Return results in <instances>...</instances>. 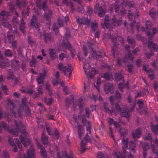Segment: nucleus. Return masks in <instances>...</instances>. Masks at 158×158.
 <instances>
[{"label":"nucleus","mask_w":158,"mask_h":158,"mask_svg":"<svg viewBox=\"0 0 158 158\" xmlns=\"http://www.w3.org/2000/svg\"><path fill=\"white\" fill-rule=\"evenodd\" d=\"M15 123L16 128L14 129L11 128L10 130L8 125L4 122H2L0 123V132L1 133L2 132V128H3L5 130L10 131L15 136L18 135V132H20L25 136H26V128L23 124L22 121L18 120H15Z\"/></svg>","instance_id":"obj_1"},{"label":"nucleus","mask_w":158,"mask_h":158,"mask_svg":"<svg viewBox=\"0 0 158 158\" xmlns=\"http://www.w3.org/2000/svg\"><path fill=\"white\" fill-rule=\"evenodd\" d=\"M42 0H36V4L39 9H43L44 11V18L48 21V24H51V17L52 15V12L47 6V2H43L42 5Z\"/></svg>","instance_id":"obj_2"},{"label":"nucleus","mask_w":158,"mask_h":158,"mask_svg":"<svg viewBox=\"0 0 158 158\" xmlns=\"http://www.w3.org/2000/svg\"><path fill=\"white\" fill-rule=\"evenodd\" d=\"M110 100L111 105L112 106H114L116 110L117 111L120 113L121 115L123 117H126L127 120L130 118L131 115L128 111H127L125 108L123 107V106H119L118 102H120L119 100H118L117 103H114V99L112 96L110 97Z\"/></svg>","instance_id":"obj_3"},{"label":"nucleus","mask_w":158,"mask_h":158,"mask_svg":"<svg viewBox=\"0 0 158 158\" xmlns=\"http://www.w3.org/2000/svg\"><path fill=\"white\" fill-rule=\"evenodd\" d=\"M58 69L64 72V75L67 76L69 78L73 71L70 64H68L67 66L63 67V64L60 63L58 64Z\"/></svg>","instance_id":"obj_4"},{"label":"nucleus","mask_w":158,"mask_h":158,"mask_svg":"<svg viewBox=\"0 0 158 158\" xmlns=\"http://www.w3.org/2000/svg\"><path fill=\"white\" fill-rule=\"evenodd\" d=\"M27 155H26L24 153L22 155L20 154L17 158H31L34 157L35 154V150L33 147L31 145L30 146L29 149H27Z\"/></svg>","instance_id":"obj_5"},{"label":"nucleus","mask_w":158,"mask_h":158,"mask_svg":"<svg viewBox=\"0 0 158 158\" xmlns=\"http://www.w3.org/2000/svg\"><path fill=\"white\" fill-rule=\"evenodd\" d=\"M37 20V19L36 15L35 14H33L32 18L31 20V25L35 27L37 31H38L39 33H40V27L41 25Z\"/></svg>","instance_id":"obj_6"},{"label":"nucleus","mask_w":158,"mask_h":158,"mask_svg":"<svg viewBox=\"0 0 158 158\" xmlns=\"http://www.w3.org/2000/svg\"><path fill=\"white\" fill-rule=\"evenodd\" d=\"M131 11L130 10L129 11L128 17L129 20L132 21V22L130 23V26L132 29L133 28L134 26L135 23V18H137L138 16L139 15L137 11L136 12V15H133L132 13H131Z\"/></svg>","instance_id":"obj_7"},{"label":"nucleus","mask_w":158,"mask_h":158,"mask_svg":"<svg viewBox=\"0 0 158 158\" xmlns=\"http://www.w3.org/2000/svg\"><path fill=\"white\" fill-rule=\"evenodd\" d=\"M114 125L116 128H118V131L121 137H125L127 134V130L123 128L120 127L119 124L115 122H114Z\"/></svg>","instance_id":"obj_8"},{"label":"nucleus","mask_w":158,"mask_h":158,"mask_svg":"<svg viewBox=\"0 0 158 158\" xmlns=\"http://www.w3.org/2000/svg\"><path fill=\"white\" fill-rule=\"evenodd\" d=\"M104 89L107 94L110 93L112 94L114 93L113 86L111 83L105 84L104 85Z\"/></svg>","instance_id":"obj_9"},{"label":"nucleus","mask_w":158,"mask_h":158,"mask_svg":"<svg viewBox=\"0 0 158 158\" xmlns=\"http://www.w3.org/2000/svg\"><path fill=\"white\" fill-rule=\"evenodd\" d=\"M36 143L39 148L40 149V152L41 156L44 158H47V153L43 145L40 144L38 140L36 139Z\"/></svg>","instance_id":"obj_10"},{"label":"nucleus","mask_w":158,"mask_h":158,"mask_svg":"<svg viewBox=\"0 0 158 158\" xmlns=\"http://www.w3.org/2000/svg\"><path fill=\"white\" fill-rule=\"evenodd\" d=\"M112 24L114 26H121L122 23V18H120L118 19L117 20L116 17L114 15L111 19Z\"/></svg>","instance_id":"obj_11"},{"label":"nucleus","mask_w":158,"mask_h":158,"mask_svg":"<svg viewBox=\"0 0 158 158\" xmlns=\"http://www.w3.org/2000/svg\"><path fill=\"white\" fill-rule=\"evenodd\" d=\"M44 39L45 42H52L53 40V37L50 33H47L44 31L43 34Z\"/></svg>","instance_id":"obj_12"},{"label":"nucleus","mask_w":158,"mask_h":158,"mask_svg":"<svg viewBox=\"0 0 158 158\" xmlns=\"http://www.w3.org/2000/svg\"><path fill=\"white\" fill-rule=\"evenodd\" d=\"M93 57L95 59H98L102 57V53L98 51H96L95 50H93L92 55L89 56L88 58Z\"/></svg>","instance_id":"obj_13"},{"label":"nucleus","mask_w":158,"mask_h":158,"mask_svg":"<svg viewBox=\"0 0 158 158\" xmlns=\"http://www.w3.org/2000/svg\"><path fill=\"white\" fill-rule=\"evenodd\" d=\"M123 149V153L124 155H122L120 153H115L114 155L112 158H126V156L127 154L126 153V150L124 149V148L122 147Z\"/></svg>","instance_id":"obj_14"},{"label":"nucleus","mask_w":158,"mask_h":158,"mask_svg":"<svg viewBox=\"0 0 158 158\" xmlns=\"http://www.w3.org/2000/svg\"><path fill=\"white\" fill-rule=\"evenodd\" d=\"M103 107L105 111L110 115H112L113 113H114V111L113 109L110 110L109 109V105L106 102H104L103 103Z\"/></svg>","instance_id":"obj_15"},{"label":"nucleus","mask_w":158,"mask_h":158,"mask_svg":"<svg viewBox=\"0 0 158 158\" xmlns=\"http://www.w3.org/2000/svg\"><path fill=\"white\" fill-rule=\"evenodd\" d=\"M19 138L20 141L25 148L27 147V145H29L31 144V141L29 139H25L22 135H20Z\"/></svg>","instance_id":"obj_16"},{"label":"nucleus","mask_w":158,"mask_h":158,"mask_svg":"<svg viewBox=\"0 0 158 158\" xmlns=\"http://www.w3.org/2000/svg\"><path fill=\"white\" fill-rule=\"evenodd\" d=\"M141 135V132L140 129L138 128L134 132H133L132 136L134 139H136L140 138Z\"/></svg>","instance_id":"obj_17"},{"label":"nucleus","mask_w":158,"mask_h":158,"mask_svg":"<svg viewBox=\"0 0 158 158\" xmlns=\"http://www.w3.org/2000/svg\"><path fill=\"white\" fill-rule=\"evenodd\" d=\"M148 47L151 50H153L154 51H157L158 50V46L156 43H153L152 42L148 40Z\"/></svg>","instance_id":"obj_18"},{"label":"nucleus","mask_w":158,"mask_h":158,"mask_svg":"<svg viewBox=\"0 0 158 158\" xmlns=\"http://www.w3.org/2000/svg\"><path fill=\"white\" fill-rule=\"evenodd\" d=\"M76 20L79 24V26H81V25L83 24H86L89 23L88 20L85 18L79 19L77 17H76Z\"/></svg>","instance_id":"obj_19"},{"label":"nucleus","mask_w":158,"mask_h":158,"mask_svg":"<svg viewBox=\"0 0 158 158\" xmlns=\"http://www.w3.org/2000/svg\"><path fill=\"white\" fill-rule=\"evenodd\" d=\"M97 73V72L95 69L94 68H91L88 71V75L87 76L90 78H92Z\"/></svg>","instance_id":"obj_20"},{"label":"nucleus","mask_w":158,"mask_h":158,"mask_svg":"<svg viewBox=\"0 0 158 158\" xmlns=\"http://www.w3.org/2000/svg\"><path fill=\"white\" fill-rule=\"evenodd\" d=\"M49 51L51 59L52 60H54L57 57L56 52V50L53 48H50Z\"/></svg>","instance_id":"obj_21"},{"label":"nucleus","mask_w":158,"mask_h":158,"mask_svg":"<svg viewBox=\"0 0 158 158\" xmlns=\"http://www.w3.org/2000/svg\"><path fill=\"white\" fill-rule=\"evenodd\" d=\"M115 80L117 81L121 80L124 81V77L122 73L121 72H117L114 75Z\"/></svg>","instance_id":"obj_22"},{"label":"nucleus","mask_w":158,"mask_h":158,"mask_svg":"<svg viewBox=\"0 0 158 158\" xmlns=\"http://www.w3.org/2000/svg\"><path fill=\"white\" fill-rule=\"evenodd\" d=\"M46 77L45 73H40L39 76L36 79L38 84L39 85L43 84L44 82V80Z\"/></svg>","instance_id":"obj_23"},{"label":"nucleus","mask_w":158,"mask_h":158,"mask_svg":"<svg viewBox=\"0 0 158 158\" xmlns=\"http://www.w3.org/2000/svg\"><path fill=\"white\" fill-rule=\"evenodd\" d=\"M77 128L79 137L81 139L82 135L84 133V130L83 126L80 124H77Z\"/></svg>","instance_id":"obj_24"},{"label":"nucleus","mask_w":158,"mask_h":158,"mask_svg":"<svg viewBox=\"0 0 158 158\" xmlns=\"http://www.w3.org/2000/svg\"><path fill=\"white\" fill-rule=\"evenodd\" d=\"M19 28L20 31L23 34H24L25 32V29L26 27L25 23L23 18L21 19V23L19 24Z\"/></svg>","instance_id":"obj_25"},{"label":"nucleus","mask_w":158,"mask_h":158,"mask_svg":"<svg viewBox=\"0 0 158 158\" xmlns=\"http://www.w3.org/2000/svg\"><path fill=\"white\" fill-rule=\"evenodd\" d=\"M125 49L127 50L128 52V58L129 60H130V61L132 63H133V60L134 58L133 56L131 53V52L130 50V46L128 45H126L125 46Z\"/></svg>","instance_id":"obj_26"},{"label":"nucleus","mask_w":158,"mask_h":158,"mask_svg":"<svg viewBox=\"0 0 158 158\" xmlns=\"http://www.w3.org/2000/svg\"><path fill=\"white\" fill-rule=\"evenodd\" d=\"M111 40L112 41L114 42V46L112 50H111V52L112 53L111 56L113 57L114 58L115 57V51L114 50V49L115 48V46H116L117 45V43L116 42V39L115 37H112L111 38Z\"/></svg>","instance_id":"obj_27"},{"label":"nucleus","mask_w":158,"mask_h":158,"mask_svg":"<svg viewBox=\"0 0 158 158\" xmlns=\"http://www.w3.org/2000/svg\"><path fill=\"white\" fill-rule=\"evenodd\" d=\"M62 156L63 157H65L66 158H74L73 155H68L65 152H62ZM57 158H61L60 153L58 152L57 153Z\"/></svg>","instance_id":"obj_28"},{"label":"nucleus","mask_w":158,"mask_h":158,"mask_svg":"<svg viewBox=\"0 0 158 158\" xmlns=\"http://www.w3.org/2000/svg\"><path fill=\"white\" fill-rule=\"evenodd\" d=\"M11 31H9L7 33L6 39L7 40L9 43H10L15 37L13 34L11 32Z\"/></svg>","instance_id":"obj_29"},{"label":"nucleus","mask_w":158,"mask_h":158,"mask_svg":"<svg viewBox=\"0 0 158 158\" xmlns=\"http://www.w3.org/2000/svg\"><path fill=\"white\" fill-rule=\"evenodd\" d=\"M62 45V48L64 52H65V48L69 50L72 47L71 44L68 41H67L66 42L63 43Z\"/></svg>","instance_id":"obj_30"},{"label":"nucleus","mask_w":158,"mask_h":158,"mask_svg":"<svg viewBox=\"0 0 158 158\" xmlns=\"http://www.w3.org/2000/svg\"><path fill=\"white\" fill-rule=\"evenodd\" d=\"M8 141L9 143L11 146L12 148L13 151L14 152H16L17 151V148L16 145L15 144L14 142L10 138H9Z\"/></svg>","instance_id":"obj_31"},{"label":"nucleus","mask_w":158,"mask_h":158,"mask_svg":"<svg viewBox=\"0 0 158 158\" xmlns=\"http://www.w3.org/2000/svg\"><path fill=\"white\" fill-rule=\"evenodd\" d=\"M151 128L152 131L155 134H158V124L154 125L152 123H151Z\"/></svg>","instance_id":"obj_32"},{"label":"nucleus","mask_w":158,"mask_h":158,"mask_svg":"<svg viewBox=\"0 0 158 158\" xmlns=\"http://www.w3.org/2000/svg\"><path fill=\"white\" fill-rule=\"evenodd\" d=\"M83 68L85 74L86 75H88V71L89 70L90 68H91L90 67V64L88 62H85L83 66Z\"/></svg>","instance_id":"obj_33"},{"label":"nucleus","mask_w":158,"mask_h":158,"mask_svg":"<svg viewBox=\"0 0 158 158\" xmlns=\"http://www.w3.org/2000/svg\"><path fill=\"white\" fill-rule=\"evenodd\" d=\"M128 84L127 83H123V82H121L118 85V88L119 89L121 92H123V89L127 87L128 88Z\"/></svg>","instance_id":"obj_34"},{"label":"nucleus","mask_w":158,"mask_h":158,"mask_svg":"<svg viewBox=\"0 0 158 158\" xmlns=\"http://www.w3.org/2000/svg\"><path fill=\"white\" fill-rule=\"evenodd\" d=\"M104 25L105 27L107 29L109 28L110 27L109 17L108 15H106L105 16L104 19Z\"/></svg>","instance_id":"obj_35"},{"label":"nucleus","mask_w":158,"mask_h":158,"mask_svg":"<svg viewBox=\"0 0 158 158\" xmlns=\"http://www.w3.org/2000/svg\"><path fill=\"white\" fill-rule=\"evenodd\" d=\"M106 13L105 10L103 9L102 6L99 7L98 10V15L100 17H102L104 16Z\"/></svg>","instance_id":"obj_36"},{"label":"nucleus","mask_w":158,"mask_h":158,"mask_svg":"<svg viewBox=\"0 0 158 158\" xmlns=\"http://www.w3.org/2000/svg\"><path fill=\"white\" fill-rule=\"evenodd\" d=\"M148 73V77L151 80H152L154 79V72L153 70L151 69H148V71L147 72Z\"/></svg>","instance_id":"obj_37"},{"label":"nucleus","mask_w":158,"mask_h":158,"mask_svg":"<svg viewBox=\"0 0 158 158\" xmlns=\"http://www.w3.org/2000/svg\"><path fill=\"white\" fill-rule=\"evenodd\" d=\"M41 140L43 143L47 144L48 143V139L47 136L44 133H43L41 135Z\"/></svg>","instance_id":"obj_38"},{"label":"nucleus","mask_w":158,"mask_h":158,"mask_svg":"<svg viewBox=\"0 0 158 158\" xmlns=\"http://www.w3.org/2000/svg\"><path fill=\"white\" fill-rule=\"evenodd\" d=\"M149 15L153 19H155L156 16V9L154 8H152L149 12Z\"/></svg>","instance_id":"obj_39"},{"label":"nucleus","mask_w":158,"mask_h":158,"mask_svg":"<svg viewBox=\"0 0 158 158\" xmlns=\"http://www.w3.org/2000/svg\"><path fill=\"white\" fill-rule=\"evenodd\" d=\"M112 75L108 72L104 73L102 77L103 78L107 80H110L112 78Z\"/></svg>","instance_id":"obj_40"},{"label":"nucleus","mask_w":158,"mask_h":158,"mask_svg":"<svg viewBox=\"0 0 158 158\" xmlns=\"http://www.w3.org/2000/svg\"><path fill=\"white\" fill-rule=\"evenodd\" d=\"M53 101V99L51 97L48 98H44V102L45 104L48 106H51Z\"/></svg>","instance_id":"obj_41"},{"label":"nucleus","mask_w":158,"mask_h":158,"mask_svg":"<svg viewBox=\"0 0 158 158\" xmlns=\"http://www.w3.org/2000/svg\"><path fill=\"white\" fill-rule=\"evenodd\" d=\"M152 34L151 31H148L147 32V35L149 36V39L151 38L153 36L154 34H155L157 32V29L156 28H153L152 30Z\"/></svg>","instance_id":"obj_42"},{"label":"nucleus","mask_w":158,"mask_h":158,"mask_svg":"<svg viewBox=\"0 0 158 158\" xmlns=\"http://www.w3.org/2000/svg\"><path fill=\"white\" fill-rule=\"evenodd\" d=\"M37 63V61L35 58L32 57L31 60L30 61V64L31 67H35Z\"/></svg>","instance_id":"obj_43"},{"label":"nucleus","mask_w":158,"mask_h":158,"mask_svg":"<svg viewBox=\"0 0 158 158\" xmlns=\"http://www.w3.org/2000/svg\"><path fill=\"white\" fill-rule=\"evenodd\" d=\"M98 26L97 23L96 22H92L91 23V27L92 31L94 32L96 31Z\"/></svg>","instance_id":"obj_44"},{"label":"nucleus","mask_w":158,"mask_h":158,"mask_svg":"<svg viewBox=\"0 0 158 158\" xmlns=\"http://www.w3.org/2000/svg\"><path fill=\"white\" fill-rule=\"evenodd\" d=\"M46 89L48 92L49 95L51 96L52 94V92L51 89V85L48 83H46Z\"/></svg>","instance_id":"obj_45"},{"label":"nucleus","mask_w":158,"mask_h":158,"mask_svg":"<svg viewBox=\"0 0 158 158\" xmlns=\"http://www.w3.org/2000/svg\"><path fill=\"white\" fill-rule=\"evenodd\" d=\"M6 15V13L5 11L3 10L1 12L0 15L2 17H0V20L5 21L6 20V18L5 17Z\"/></svg>","instance_id":"obj_46"},{"label":"nucleus","mask_w":158,"mask_h":158,"mask_svg":"<svg viewBox=\"0 0 158 158\" xmlns=\"http://www.w3.org/2000/svg\"><path fill=\"white\" fill-rule=\"evenodd\" d=\"M152 26V23L149 20H147L146 22V29L150 30Z\"/></svg>","instance_id":"obj_47"},{"label":"nucleus","mask_w":158,"mask_h":158,"mask_svg":"<svg viewBox=\"0 0 158 158\" xmlns=\"http://www.w3.org/2000/svg\"><path fill=\"white\" fill-rule=\"evenodd\" d=\"M4 55L6 56L10 57L12 55V53L10 49H6L5 51Z\"/></svg>","instance_id":"obj_48"},{"label":"nucleus","mask_w":158,"mask_h":158,"mask_svg":"<svg viewBox=\"0 0 158 158\" xmlns=\"http://www.w3.org/2000/svg\"><path fill=\"white\" fill-rule=\"evenodd\" d=\"M14 141L18 145V147L20 151H22V145L19 140L17 138H15L14 139Z\"/></svg>","instance_id":"obj_49"},{"label":"nucleus","mask_w":158,"mask_h":158,"mask_svg":"<svg viewBox=\"0 0 158 158\" xmlns=\"http://www.w3.org/2000/svg\"><path fill=\"white\" fill-rule=\"evenodd\" d=\"M113 8H114L115 12L116 13L118 12L119 10V6L118 5V0H117L114 4V5L113 6Z\"/></svg>","instance_id":"obj_50"},{"label":"nucleus","mask_w":158,"mask_h":158,"mask_svg":"<svg viewBox=\"0 0 158 158\" xmlns=\"http://www.w3.org/2000/svg\"><path fill=\"white\" fill-rule=\"evenodd\" d=\"M137 104L139 106L140 109H141L143 108V106L144 104V102L142 99H139L138 101Z\"/></svg>","instance_id":"obj_51"},{"label":"nucleus","mask_w":158,"mask_h":158,"mask_svg":"<svg viewBox=\"0 0 158 158\" xmlns=\"http://www.w3.org/2000/svg\"><path fill=\"white\" fill-rule=\"evenodd\" d=\"M128 140L127 139H123L122 140V143L123 145V146L125 148H127L128 147Z\"/></svg>","instance_id":"obj_52"},{"label":"nucleus","mask_w":158,"mask_h":158,"mask_svg":"<svg viewBox=\"0 0 158 158\" xmlns=\"http://www.w3.org/2000/svg\"><path fill=\"white\" fill-rule=\"evenodd\" d=\"M15 14L16 15L17 17H15V16H13V22L14 24H16L18 23V20L16 19V18L19 16V14L18 13L16 12V11H15Z\"/></svg>","instance_id":"obj_53"},{"label":"nucleus","mask_w":158,"mask_h":158,"mask_svg":"<svg viewBox=\"0 0 158 158\" xmlns=\"http://www.w3.org/2000/svg\"><path fill=\"white\" fill-rule=\"evenodd\" d=\"M127 40L129 43L130 44H133L134 46H135V41L134 39L130 37H128L127 39Z\"/></svg>","instance_id":"obj_54"},{"label":"nucleus","mask_w":158,"mask_h":158,"mask_svg":"<svg viewBox=\"0 0 158 158\" xmlns=\"http://www.w3.org/2000/svg\"><path fill=\"white\" fill-rule=\"evenodd\" d=\"M70 51V53L71 55V56L72 58H73L74 57L76 54V52L74 49L72 47L69 50Z\"/></svg>","instance_id":"obj_55"},{"label":"nucleus","mask_w":158,"mask_h":158,"mask_svg":"<svg viewBox=\"0 0 158 158\" xmlns=\"http://www.w3.org/2000/svg\"><path fill=\"white\" fill-rule=\"evenodd\" d=\"M151 148L152 152L153 154H156L157 155H158V151L156 150L155 145L154 144H151Z\"/></svg>","instance_id":"obj_56"},{"label":"nucleus","mask_w":158,"mask_h":158,"mask_svg":"<svg viewBox=\"0 0 158 158\" xmlns=\"http://www.w3.org/2000/svg\"><path fill=\"white\" fill-rule=\"evenodd\" d=\"M146 139L152 143V139L151 134L149 133L146 134Z\"/></svg>","instance_id":"obj_57"},{"label":"nucleus","mask_w":158,"mask_h":158,"mask_svg":"<svg viewBox=\"0 0 158 158\" xmlns=\"http://www.w3.org/2000/svg\"><path fill=\"white\" fill-rule=\"evenodd\" d=\"M81 148L82 150V151H85L86 149L85 143L83 140L81 141Z\"/></svg>","instance_id":"obj_58"},{"label":"nucleus","mask_w":158,"mask_h":158,"mask_svg":"<svg viewBox=\"0 0 158 158\" xmlns=\"http://www.w3.org/2000/svg\"><path fill=\"white\" fill-rule=\"evenodd\" d=\"M115 97L117 99H121L122 98L121 94L118 90L115 91Z\"/></svg>","instance_id":"obj_59"},{"label":"nucleus","mask_w":158,"mask_h":158,"mask_svg":"<svg viewBox=\"0 0 158 158\" xmlns=\"http://www.w3.org/2000/svg\"><path fill=\"white\" fill-rule=\"evenodd\" d=\"M57 24L59 27H62L63 26V22L59 18H58L57 20Z\"/></svg>","instance_id":"obj_60"},{"label":"nucleus","mask_w":158,"mask_h":158,"mask_svg":"<svg viewBox=\"0 0 158 158\" xmlns=\"http://www.w3.org/2000/svg\"><path fill=\"white\" fill-rule=\"evenodd\" d=\"M25 112L26 116H28L30 114L31 110L28 106H26Z\"/></svg>","instance_id":"obj_61"},{"label":"nucleus","mask_w":158,"mask_h":158,"mask_svg":"<svg viewBox=\"0 0 158 158\" xmlns=\"http://www.w3.org/2000/svg\"><path fill=\"white\" fill-rule=\"evenodd\" d=\"M91 129L90 123L89 122H88L86 127V130L87 132H88L89 134H90L91 133Z\"/></svg>","instance_id":"obj_62"},{"label":"nucleus","mask_w":158,"mask_h":158,"mask_svg":"<svg viewBox=\"0 0 158 158\" xmlns=\"http://www.w3.org/2000/svg\"><path fill=\"white\" fill-rule=\"evenodd\" d=\"M12 45L13 48L15 49L17 47V42L16 40H13L11 41Z\"/></svg>","instance_id":"obj_63"},{"label":"nucleus","mask_w":158,"mask_h":158,"mask_svg":"<svg viewBox=\"0 0 158 158\" xmlns=\"http://www.w3.org/2000/svg\"><path fill=\"white\" fill-rule=\"evenodd\" d=\"M2 155L5 158H10L8 152L6 151H4L3 152Z\"/></svg>","instance_id":"obj_64"}]
</instances>
